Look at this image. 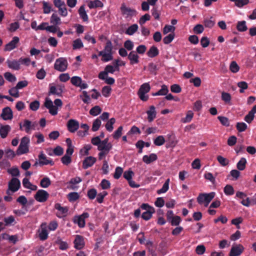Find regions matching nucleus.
Here are the masks:
<instances>
[{"label": "nucleus", "mask_w": 256, "mask_h": 256, "mask_svg": "<svg viewBox=\"0 0 256 256\" xmlns=\"http://www.w3.org/2000/svg\"><path fill=\"white\" fill-rule=\"evenodd\" d=\"M244 247L239 245L238 246H232L229 254L230 256H238L243 252Z\"/></svg>", "instance_id": "15"}, {"label": "nucleus", "mask_w": 256, "mask_h": 256, "mask_svg": "<svg viewBox=\"0 0 256 256\" xmlns=\"http://www.w3.org/2000/svg\"><path fill=\"white\" fill-rule=\"evenodd\" d=\"M54 208L58 210L56 215L59 218H62L66 216L68 210L67 207L62 206L61 204L59 203L55 204Z\"/></svg>", "instance_id": "8"}, {"label": "nucleus", "mask_w": 256, "mask_h": 256, "mask_svg": "<svg viewBox=\"0 0 256 256\" xmlns=\"http://www.w3.org/2000/svg\"><path fill=\"white\" fill-rule=\"evenodd\" d=\"M80 16L83 22H88V17L83 6H81L80 8Z\"/></svg>", "instance_id": "43"}, {"label": "nucleus", "mask_w": 256, "mask_h": 256, "mask_svg": "<svg viewBox=\"0 0 256 256\" xmlns=\"http://www.w3.org/2000/svg\"><path fill=\"white\" fill-rule=\"evenodd\" d=\"M194 116V113L192 111L189 110L187 112L186 116L182 119V122L184 123H187L190 122Z\"/></svg>", "instance_id": "42"}, {"label": "nucleus", "mask_w": 256, "mask_h": 256, "mask_svg": "<svg viewBox=\"0 0 256 256\" xmlns=\"http://www.w3.org/2000/svg\"><path fill=\"white\" fill-rule=\"evenodd\" d=\"M30 139L27 136H24L21 139L20 144L19 145L16 151V154L18 156L26 154L28 152V144Z\"/></svg>", "instance_id": "2"}, {"label": "nucleus", "mask_w": 256, "mask_h": 256, "mask_svg": "<svg viewBox=\"0 0 256 256\" xmlns=\"http://www.w3.org/2000/svg\"><path fill=\"white\" fill-rule=\"evenodd\" d=\"M170 182V178H168L166 180V181L164 183V184H163L162 188L157 190V193L160 194H161L162 193L166 192L169 188Z\"/></svg>", "instance_id": "29"}, {"label": "nucleus", "mask_w": 256, "mask_h": 256, "mask_svg": "<svg viewBox=\"0 0 256 256\" xmlns=\"http://www.w3.org/2000/svg\"><path fill=\"white\" fill-rule=\"evenodd\" d=\"M150 90V84L146 82V83L143 84L140 86L138 92H140V93H142V92H144V94H146L148 93V92H149Z\"/></svg>", "instance_id": "33"}, {"label": "nucleus", "mask_w": 256, "mask_h": 256, "mask_svg": "<svg viewBox=\"0 0 256 256\" xmlns=\"http://www.w3.org/2000/svg\"><path fill=\"white\" fill-rule=\"evenodd\" d=\"M230 70L232 72L236 73L239 70L240 67L236 62L232 61L230 63Z\"/></svg>", "instance_id": "54"}, {"label": "nucleus", "mask_w": 256, "mask_h": 256, "mask_svg": "<svg viewBox=\"0 0 256 256\" xmlns=\"http://www.w3.org/2000/svg\"><path fill=\"white\" fill-rule=\"evenodd\" d=\"M204 24L205 27L212 28L214 26L215 21L213 20V18L211 16L210 18H204Z\"/></svg>", "instance_id": "30"}, {"label": "nucleus", "mask_w": 256, "mask_h": 256, "mask_svg": "<svg viewBox=\"0 0 256 256\" xmlns=\"http://www.w3.org/2000/svg\"><path fill=\"white\" fill-rule=\"evenodd\" d=\"M236 29L240 32H246L248 30L246 22L244 20L238 22L236 24Z\"/></svg>", "instance_id": "25"}, {"label": "nucleus", "mask_w": 256, "mask_h": 256, "mask_svg": "<svg viewBox=\"0 0 256 256\" xmlns=\"http://www.w3.org/2000/svg\"><path fill=\"white\" fill-rule=\"evenodd\" d=\"M115 70L116 71H120V66H124L126 64L125 62L123 61H120L118 59L115 60L113 62Z\"/></svg>", "instance_id": "55"}, {"label": "nucleus", "mask_w": 256, "mask_h": 256, "mask_svg": "<svg viewBox=\"0 0 256 256\" xmlns=\"http://www.w3.org/2000/svg\"><path fill=\"white\" fill-rule=\"evenodd\" d=\"M246 160L244 158H242L236 164V168L239 170H243L245 169Z\"/></svg>", "instance_id": "27"}, {"label": "nucleus", "mask_w": 256, "mask_h": 256, "mask_svg": "<svg viewBox=\"0 0 256 256\" xmlns=\"http://www.w3.org/2000/svg\"><path fill=\"white\" fill-rule=\"evenodd\" d=\"M128 58L130 61V64H136L139 62V56L134 51L130 52L128 54Z\"/></svg>", "instance_id": "16"}, {"label": "nucleus", "mask_w": 256, "mask_h": 256, "mask_svg": "<svg viewBox=\"0 0 256 256\" xmlns=\"http://www.w3.org/2000/svg\"><path fill=\"white\" fill-rule=\"evenodd\" d=\"M11 128L9 125H1L0 127V136L2 138H6L10 131Z\"/></svg>", "instance_id": "17"}, {"label": "nucleus", "mask_w": 256, "mask_h": 256, "mask_svg": "<svg viewBox=\"0 0 256 256\" xmlns=\"http://www.w3.org/2000/svg\"><path fill=\"white\" fill-rule=\"evenodd\" d=\"M138 29V26L136 24H134L129 26L126 30V34L132 36L134 34Z\"/></svg>", "instance_id": "31"}, {"label": "nucleus", "mask_w": 256, "mask_h": 256, "mask_svg": "<svg viewBox=\"0 0 256 256\" xmlns=\"http://www.w3.org/2000/svg\"><path fill=\"white\" fill-rule=\"evenodd\" d=\"M88 6L90 9H92L98 8H102L104 6V4L100 0H90L88 2Z\"/></svg>", "instance_id": "20"}, {"label": "nucleus", "mask_w": 256, "mask_h": 256, "mask_svg": "<svg viewBox=\"0 0 256 256\" xmlns=\"http://www.w3.org/2000/svg\"><path fill=\"white\" fill-rule=\"evenodd\" d=\"M150 16L148 14H146L142 16L139 20L138 22L140 26H144L146 22L150 20Z\"/></svg>", "instance_id": "52"}, {"label": "nucleus", "mask_w": 256, "mask_h": 256, "mask_svg": "<svg viewBox=\"0 0 256 256\" xmlns=\"http://www.w3.org/2000/svg\"><path fill=\"white\" fill-rule=\"evenodd\" d=\"M146 54L148 57L153 58L158 55L159 50L156 46H153L150 48Z\"/></svg>", "instance_id": "22"}, {"label": "nucleus", "mask_w": 256, "mask_h": 256, "mask_svg": "<svg viewBox=\"0 0 256 256\" xmlns=\"http://www.w3.org/2000/svg\"><path fill=\"white\" fill-rule=\"evenodd\" d=\"M51 184L50 179L48 177H44L41 180L40 186L43 188H46L48 187Z\"/></svg>", "instance_id": "36"}, {"label": "nucleus", "mask_w": 256, "mask_h": 256, "mask_svg": "<svg viewBox=\"0 0 256 256\" xmlns=\"http://www.w3.org/2000/svg\"><path fill=\"white\" fill-rule=\"evenodd\" d=\"M44 225L46 226V224H42L41 225L42 230L40 232L39 234V238L40 240H46L48 237V232L46 227H43Z\"/></svg>", "instance_id": "26"}, {"label": "nucleus", "mask_w": 256, "mask_h": 256, "mask_svg": "<svg viewBox=\"0 0 256 256\" xmlns=\"http://www.w3.org/2000/svg\"><path fill=\"white\" fill-rule=\"evenodd\" d=\"M122 172L123 169L120 166L116 167L114 174V178L116 180L118 179L121 176Z\"/></svg>", "instance_id": "62"}, {"label": "nucleus", "mask_w": 256, "mask_h": 256, "mask_svg": "<svg viewBox=\"0 0 256 256\" xmlns=\"http://www.w3.org/2000/svg\"><path fill=\"white\" fill-rule=\"evenodd\" d=\"M214 192H211L208 194H200L197 198V202L199 204H204V206L206 207L211 200L214 198Z\"/></svg>", "instance_id": "1"}, {"label": "nucleus", "mask_w": 256, "mask_h": 256, "mask_svg": "<svg viewBox=\"0 0 256 256\" xmlns=\"http://www.w3.org/2000/svg\"><path fill=\"white\" fill-rule=\"evenodd\" d=\"M232 97L230 94L226 92H222V100L226 104H230L231 101Z\"/></svg>", "instance_id": "41"}, {"label": "nucleus", "mask_w": 256, "mask_h": 256, "mask_svg": "<svg viewBox=\"0 0 256 256\" xmlns=\"http://www.w3.org/2000/svg\"><path fill=\"white\" fill-rule=\"evenodd\" d=\"M102 108L98 106H96L92 108L90 110V114L92 116H96L102 112Z\"/></svg>", "instance_id": "34"}, {"label": "nucleus", "mask_w": 256, "mask_h": 256, "mask_svg": "<svg viewBox=\"0 0 256 256\" xmlns=\"http://www.w3.org/2000/svg\"><path fill=\"white\" fill-rule=\"evenodd\" d=\"M80 182V177L72 178L67 183V188L70 190H74L78 189V184Z\"/></svg>", "instance_id": "13"}, {"label": "nucleus", "mask_w": 256, "mask_h": 256, "mask_svg": "<svg viewBox=\"0 0 256 256\" xmlns=\"http://www.w3.org/2000/svg\"><path fill=\"white\" fill-rule=\"evenodd\" d=\"M112 88L110 86H104L102 90V94L106 98L108 97L112 92Z\"/></svg>", "instance_id": "39"}, {"label": "nucleus", "mask_w": 256, "mask_h": 256, "mask_svg": "<svg viewBox=\"0 0 256 256\" xmlns=\"http://www.w3.org/2000/svg\"><path fill=\"white\" fill-rule=\"evenodd\" d=\"M6 63L8 64V67L11 69L18 70L20 68L18 60H6Z\"/></svg>", "instance_id": "21"}, {"label": "nucleus", "mask_w": 256, "mask_h": 256, "mask_svg": "<svg viewBox=\"0 0 256 256\" xmlns=\"http://www.w3.org/2000/svg\"><path fill=\"white\" fill-rule=\"evenodd\" d=\"M218 118L220 121L222 125L226 126H230V122L228 118H227L226 117L223 116H218Z\"/></svg>", "instance_id": "58"}, {"label": "nucleus", "mask_w": 256, "mask_h": 256, "mask_svg": "<svg viewBox=\"0 0 256 256\" xmlns=\"http://www.w3.org/2000/svg\"><path fill=\"white\" fill-rule=\"evenodd\" d=\"M217 160L220 164L223 166H226L228 164V160L221 156H217Z\"/></svg>", "instance_id": "61"}, {"label": "nucleus", "mask_w": 256, "mask_h": 256, "mask_svg": "<svg viewBox=\"0 0 256 256\" xmlns=\"http://www.w3.org/2000/svg\"><path fill=\"white\" fill-rule=\"evenodd\" d=\"M96 158L92 156H89L86 158L82 162V167L84 169H86L92 166L96 162Z\"/></svg>", "instance_id": "12"}, {"label": "nucleus", "mask_w": 256, "mask_h": 256, "mask_svg": "<svg viewBox=\"0 0 256 256\" xmlns=\"http://www.w3.org/2000/svg\"><path fill=\"white\" fill-rule=\"evenodd\" d=\"M154 106L150 107V110L146 112L148 119L149 122H152L156 118V112Z\"/></svg>", "instance_id": "18"}, {"label": "nucleus", "mask_w": 256, "mask_h": 256, "mask_svg": "<svg viewBox=\"0 0 256 256\" xmlns=\"http://www.w3.org/2000/svg\"><path fill=\"white\" fill-rule=\"evenodd\" d=\"M40 103L39 101L36 100L30 103V108L33 111H36L40 108Z\"/></svg>", "instance_id": "56"}, {"label": "nucleus", "mask_w": 256, "mask_h": 256, "mask_svg": "<svg viewBox=\"0 0 256 256\" xmlns=\"http://www.w3.org/2000/svg\"><path fill=\"white\" fill-rule=\"evenodd\" d=\"M19 41L18 37L14 36L12 40L5 46L4 51H10L16 48Z\"/></svg>", "instance_id": "11"}, {"label": "nucleus", "mask_w": 256, "mask_h": 256, "mask_svg": "<svg viewBox=\"0 0 256 256\" xmlns=\"http://www.w3.org/2000/svg\"><path fill=\"white\" fill-rule=\"evenodd\" d=\"M50 22L51 24L57 25L60 24V19L57 14H53L51 16Z\"/></svg>", "instance_id": "47"}, {"label": "nucleus", "mask_w": 256, "mask_h": 256, "mask_svg": "<svg viewBox=\"0 0 256 256\" xmlns=\"http://www.w3.org/2000/svg\"><path fill=\"white\" fill-rule=\"evenodd\" d=\"M120 11L123 16H126V18L136 16L137 12L134 9L127 7L124 3H122L120 6Z\"/></svg>", "instance_id": "5"}, {"label": "nucleus", "mask_w": 256, "mask_h": 256, "mask_svg": "<svg viewBox=\"0 0 256 256\" xmlns=\"http://www.w3.org/2000/svg\"><path fill=\"white\" fill-rule=\"evenodd\" d=\"M66 142L68 146V148L66 150V154L70 156L74 152V148L72 146V140L70 138H67Z\"/></svg>", "instance_id": "28"}, {"label": "nucleus", "mask_w": 256, "mask_h": 256, "mask_svg": "<svg viewBox=\"0 0 256 256\" xmlns=\"http://www.w3.org/2000/svg\"><path fill=\"white\" fill-rule=\"evenodd\" d=\"M204 30V28L203 26L200 24H196L193 28L194 32L196 34H202Z\"/></svg>", "instance_id": "64"}, {"label": "nucleus", "mask_w": 256, "mask_h": 256, "mask_svg": "<svg viewBox=\"0 0 256 256\" xmlns=\"http://www.w3.org/2000/svg\"><path fill=\"white\" fill-rule=\"evenodd\" d=\"M114 118H111L106 124V128L108 132H112L113 130V124L115 123Z\"/></svg>", "instance_id": "46"}, {"label": "nucleus", "mask_w": 256, "mask_h": 256, "mask_svg": "<svg viewBox=\"0 0 256 256\" xmlns=\"http://www.w3.org/2000/svg\"><path fill=\"white\" fill-rule=\"evenodd\" d=\"M68 130L71 132H76L79 127L78 122L74 120H70L68 121L67 124Z\"/></svg>", "instance_id": "14"}, {"label": "nucleus", "mask_w": 256, "mask_h": 256, "mask_svg": "<svg viewBox=\"0 0 256 256\" xmlns=\"http://www.w3.org/2000/svg\"><path fill=\"white\" fill-rule=\"evenodd\" d=\"M62 90L61 88L57 90L55 86H50V91L48 94H56L58 96H61Z\"/></svg>", "instance_id": "37"}, {"label": "nucleus", "mask_w": 256, "mask_h": 256, "mask_svg": "<svg viewBox=\"0 0 256 256\" xmlns=\"http://www.w3.org/2000/svg\"><path fill=\"white\" fill-rule=\"evenodd\" d=\"M0 117L4 120H12L13 118V112L10 107H6L2 110Z\"/></svg>", "instance_id": "9"}, {"label": "nucleus", "mask_w": 256, "mask_h": 256, "mask_svg": "<svg viewBox=\"0 0 256 256\" xmlns=\"http://www.w3.org/2000/svg\"><path fill=\"white\" fill-rule=\"evenodd\" d=\"M112 146L111 143H109V144H104L100 143V145L98 146V150L100 151L110 152V150L112 148Z\"/></svg>", "instance_id": "32"}, {"label": "nucleus", "mask_w": 256, "mask_h": 256, "mask_svg": "<svg viewBox=\"0 0 256 256\" xmlns=\"http://www.w3.org/2000/svg\"><path fill=\"white\" fill-rule=\"evenodd\" d=\"M5 78L10 82H14L16 80V78L14 75L11 74L10 72H6L4 74Z\"/></svg>", "instance_id": "49"}, {"label": "nucleus", "mask_w": 256, "mask_h": 256, "mask_svg": "<svg viewBox=\"0 0 256 256\" xmlns=\"http://www.w3.org/2000/svg\"><path fill=\"white\" fill-rule=\"evenodd\" d=\"M20 186V180L16 178H13L8 182V190L14 192L18 190Z\"/></svg>", "instance_id": "7"}, {"label": "nucleus", "mask_w": 256, "mask_h": 256, "mask_svg": "<svg viewBox=\"0 0 256 256\" xmlns=\"http://www.w3.org/2000/svg\"><path fill=\"white\" fill-rule=\"evenodd\" d=\"M18 90V89L16 86H14L9 90L8 92L12 96L18 98L20 96Z\"/></svg>", "instance_id": "60"}, {"label": "nucleus", "mask_w": 256, "mask_h": 256, "mask_svg": "<svg viewBox=\"0 0 256 256\" xmlns=\"http://www.w3.org/2000/svg\"><path fill=\"white\" fill-rule=\"evenodd\" d=\"M181 222V218L180 216H176L170 220V222L172 226H177L179 225Z\"/></svg>", "instance_id": "63"}, {"label": "nucleus", "mask_w": 256, "mask_h": 256, "mask_svg": "<svg viewBox=\"0 0 256 256\" xmlns=\"http://www.w3.org/2000/svg\"><path fill=\"white\" fill-rule=\"evenodd\" d=\"M68 199L70 202H74L79 198V194L78 192H70L68 195Z\"/></svg>", "instance_id": "57"}, {"label": "nucleus", "mask_w": 256, "mask_h": 256, "mask_svg": "<svg viewBox=\"0 0 256 256\" xmlns=\"http://www.w3.org/2000/svg\"><path fill=\"white\" fill-rule=\"evenodd\" d=\"M236 127L238 132H243L247 129L248 126L244 122H238L236 123Z\"/></svg>", "instance_id": "35"}, {"label": "nucleus", "mask_w": 256, "mask_h": 256, "mask_svg": "<svg viewBox=\"0 0 256 256\" xmlns=\"http://www.w3.org/2000/svg\"><path fill=\"white\" fill-rule=\"evenodd\" d=\"M49 196L48 192L43 190H39L34 196V198L38 202H43L46 201Z\"/></svg>", "instance_id": "6"}, {"label": "nucleus", "mask_w": 256, "mask_h": 256, "mask_svg": "<svg viewBox=\"0 0 256 256\" xmlns=\"http://www.w3.org/2000/svg\"><path fill=\"white\" fill-rule=\"evenodd\" d=\"M158 159V156L155 154H151L149 156L144 155L142 158V160L146 164H150L151 162L156 161Z\"/></svg>", "instance_id": "19"}, {"label": "nucleus", "mask_w": 256, "mask_h": 256, "mask_svg": "<svg viewBox=\"0 0 256 256\" xmlns=\"http://www.w3.org/2000/svg\"><path fill=\"white\" fill-rule=\"evenodd\" d=\"M7 172L8 174L13 176H20V171L18 168L14 167L11 168H8Z\"/></svg>", "instance_id": "50"}, {"label": "nucleus", "mask_w": 256, "mask_h": 256, "mask_svg": "<svg viewBox=\"0 0 256 256\" xmlns=\"http://www.w3.org/2000/svg\"><path fill=\"white\" fill-rule=\"evenodd\" d=\"M112 46L110 40L106 42L104 51L106 53L112 54Z\"/></svg>", "instance_id": "59"}, {"label": "nucleus", "mask_w": 256, "mask_h": 256, "mask_svg": "<svg viewBox=\"0 0 256 256\" xmlns=\"http://www.w3.org/2000/svg\"><path fill=\"white\" fill-rule=\"evenodd\" d=\"M39 165L43 166L44 165L50 164L54 166V163L52 160H48L43 152H41L38 155Z\"/></svg>", "instance_id": "10"}, {"label": "nucleus", "mask_w": 256, "mask_h": 256, "mask_svg": "<svg viewBox=\"0 0 256 256\" xmlns=\"http://www.w3.org/2000/svg\"><path fill=\"white\" fill-rule=\"evenodd\" d=\"M168 86L163 84L162 86V88L158 92L155 93H152V95L153 96H166L168 94Z\"/></svg>", "instance_id": "24"}, {"label": "nucleus", "mask_w": 256, "mask_h": 256, "mask_svg": "<svg viewBox=\"0 0 256 256\" xmlns=\"http://www.w3.org/2000/svg\"><path fill=\"white\" fill-rule=\"evenodd\" d=\"M101 120L100 118H97L96 120H95L92 123V131L96 132L98 130L101 126Z\"/></svg>", "instance_id": "40"}, {"label": "nucleus", "mask_w": 256, "mask_h": 256, "mask_svg": "<svg viewBox=\"0 0 256 256\" xmlns=\"http://www.w3.org/2000/svg\"><path fill=\"white\" fill-rule=\"evenodd\" d=\"M234 192V189L231 185L227 184L224 188V192L226 195L232 196Z\"/></svg>", "instance_id": "48"}, {"label": "nucleus", "mask_w": 256, "mask_h": 256, "mask_svg": "<svg viewBox=\"0 0 256 256\" xmlns=\"http://www.w3.org/2000/svg\"><path fill=\"white\" fill-rule=\"evenodd\" d=\"M22 127L24 128L25 132L28 134L30 133V121L28 120H25L24 122L23 125L22 124H20V129L22 130Z\"/></svg>", "instance_id": "23"}, {"label": "nucleus", "mask_w": 256, "mask_h": 256, "mask_svg": "<svg viewBox=\"0 0 256 256\" xmlns=\"http://www.w3.org/2000/svg\"><path fill=\"white\" fill-rule=\"evenodd\" d=\"M176 28L171 25H166L163 28V34H166L168 32L174 33Z\"/></svg>", "instance_id": "45"}, {"label": "nucleus", "mask_w": 256, "mask_h": 256, "mask_svg": "<svg viewBox=\"0 0 256 256\" xmlns=\"http://www.w3.org/2000/svg\"><path fill=\"white\" fill-rule=\"evenodd\" d=\"M10 162L6 158L2 159L0 160V168L2 169H6L7 170L10 167Z\"/></svg>", "instance_id": "44"}, {"label": "nucleus", "mask_w": 256, "mask_h": 256, "mask_svg": "<svg viewBox=\"0 0 256 256\" xmlns=\"http://www.w3.org/2000/svg\"><path fill=\"white\" fill-rule=\"evenodd\" d=\"M68 66L66 59L64 58H60L56 59L54 64V68L59 72L65 71Z\"/></svg>", "instance_id": "4"}, {"label": "nucleus", "mask_w": 256, "mask_h": 256, "mask_svg": "<svg viewBox=\"0 0 256 256\" xmlns=\"http://www.w3.org/2000/svg\"><path fill=\"white\" fill-rule=\"evenodd\" d=\"M174 33H170L163 39V42L164 44H168L170 43L174 38Z\"/></svg>", "instance_id": "51"}, {"label": "nucleus", "mask_w": 256, "mask_h": 256, "mask_svg": "<svg viewBox=\"0 0 256 256\" xmlns=\"http://www.w3.org/2000/svg\"><path fill=\"white\" fill-rule=\"evenodd\" d=\"M165 142V139L162 136H157L154 141V144L156 146H160L163 145Z\"/></svg>", "instance_id": "38"}, {"label": "nucleus", "mask_w": 256, "mask_h": 256, "mask_svg": "<svg viewBox=\"0 0 256 256\" xmlns=\"http://www.w3.org/2000/svg\"><path fill=\"white\" fill-rule=\"evenodd\" d=\"M43 4V10L44 13L46 14H48L52 10L51 6L47 2L44 1L42 2Z\"/></svg>", "instance_id": "53"}, {"label": "nucleus", "mask_w": 256, "mask_h": 256, "mask_svg": "<svg viewBox=\"0 0 256 256\" xmlns=\"http://www.w3.org/2000/svg\"><path fill=\"white\" fill-rule=\"evenodd\" d=\"M140 208L142 210H146V212H144L142 214V218L145 220H150L153 214L154 213V208L150 206L148 204H142Z\"/></svg>", "instance_id": "3"}]
</instances>
